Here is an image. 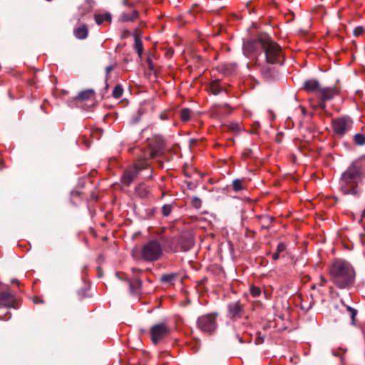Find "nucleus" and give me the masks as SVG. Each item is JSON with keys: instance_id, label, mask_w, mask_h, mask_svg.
I'll use <instances>...</instances> for the list:
<instances>
[{"instance_id": "nucleus-22", "label": "nucleus", "mask_w": 365, "mask_h": 365, "mask_svg": "<svg viewBox=\"0 0 365 365\" xmlns=\"http://www.w3.org/2000/svg\"><path fill=\"white\" fill-rule=\"evenodd\" d=\"M260 220H261L262 228L267 229L269 227V226L273 220V218L268 215H264V216L260 217Z\"/></svg>"}, {"instance_id": "nucleus-18", "label": "nucleus", "mask_w": 365, "mask_h": 365, "mask_svg": "<svg viewBox=\"0 0 365 365\" xmlns=\"http://www.w3.org/2000/svg\"><path fill=\"white\" fill-rule=\"evenodd\" d=\"M135 193L141 198L146 197L150 194L149 188L145 184L140 183L135 187Z\"/></svg>"}, {"instance_id": "nucleus-6", "label": "nucleus", "mask_w": 365, "mask_h": 365, "mask_svg": "<svg viewBox=\"0 0 365 365\" xmlns=\"http://www.w3.org/2000/svg\"><path fill=\"white\" fill-rule=\"evenodd\" d=\"M217 313H210L199 317L197 320V328L206 334L213 333L217 327Z\"/></svg>"}, {"instance_id": "nucleus-10", "label": "nucleus", "mask_w": 365, "mask_h": 365, "mask_svg": "<svg viewBox=\"0 0 365 365\" xmlns=\"http://www.w3.org/2000/svg\"><path fill=\"white\" fill-rule=\"evenodd\" d=\"M264 40V36L257 39H250L243 43V53L247 57L255 55L259 49L262 50Z\"/></svg>"}, {"instance_id": "nucleus-14", "label": "nucleus", "mask_w": 365, "mask_h": 365, "mask_svg": "<svg viewBox=\"0 0 365 365\" xmlns=\"http://www.w3.org/2000/svg\"><path fill=\"white\" fill-rule=\"evenodd\" d=\"M142 282L139 279L129 281L130 292L132 295L138 296L141 292Z\"/></svg>"}, {"instance_id": "nucleus-29", "label": "nucleus", "mask_w": 365, "mask_h": 365, "mask_svg": "<svg viewBox=\"0 0 365 365\" xmlns=\"http://www.w3.org/2000/svg\"><path fill=\"white\" fill-rule=\"evenodd\" d=\"M172 211V206L170 205H164L162 207V213L164 216L170 215Z\"/></svg>"}, {"instance_id": "nucleus-45", "label": "nucleus", "mask_w": 365, "mask_h": 365, "mask_svg": "<svg viewBox=\"0 0 365 365\" xmlns=\"http://www.w3.org/2000/svg\"><path fill=\"white\" fill-rule=\"evenodd\" d=\"M332 353H333V355L338 356L334 351H333Z\"/></svg>"}, {"instance_id": "nucleus-36", "label": "nucleus", "mask_w": 365, "mask_h": 365, "mask_svg": "<svg viewBox=\"0 0 365 365\" xmlns=\"http://www.w3.org/2000/svg\"><path fill=\"white\" fill-rule=\"evenodd\" d=\"M113 69V66H108L106 68V78H108L110 72Z\"/></svg>"}, {"instance_id": "nucleus-12", "label": "nucleus", "mask_w": 365, "mask_h": 365, "mask_svg": "<svg viewBox=\"0 0 365 365\" xmlns=\"http://www.w3.org/2000/svg\"><path fill=\"white\" fill-rule=\"evenodd\" d=\"M16 298L15 296L9 292L5 291L0 292V308L6 307L14 309L16 306Z\"/></svg>"}, {"instance_id": "nucleus-19", "label": "nucleus", "mask_w": 365, "mask_h": 365, "mask_svg": "<svg viewBox=\"0 0 365 365\" xmlns=\"http://www.w3.org/2000/svg\"><path fill=\"white\" fill-rule=\"evenodd\" d=\"M133 37L135 41L134 48L136 50L139 57H140L143 51V42L137 32L133 34Z\"/></svg>"}, {"instance_id": "nucleus-13", "label": "nucleus", "mask_w": 365, "mask_h": 365, "mask_svg": "<svg viewBox=\"0 0 365 365\" xmlns=\"http://www.w3.org/2000/svg\"><path fill=\"white\" fill-rule=\"evenodd\" d=\"M319 96L322 101L331 100L337 93L334 88H324L319 90Z\"/></svg>"}, {"instance_id": "nucleus-32", "label": "nucleus", "mask_w": 365, "mask_h": 365, "mask_svg": "<svg viewBox=\"0 0 365 365\" xmlns=\"http://www.w3.org/2000/svg\"><path fill=\"white\" fill-rule=\"evenodd\" d=\"M192 204L196 208H200L201 207V200L197 197H193L192 199Z\"/></svg>"}, {"instance_id": "nucleus-5", "label": "nucleus", "mask_w": 365, "mask_h": 365, "mask_svg": "<svg viewBox=\"0 0 365 365\" xmlns=\"http://www.w3.org/2000/svg\"><path fill=\"white\" fill-rule=\"evenodd\" d=\"M140 259L148 262L157 261L163 255V247L158 240H150L140 250Z\"/></svg>"}, {"instance_id": "nucleus-7", "label": "nucleus", "mask_w": 365, "mask_h": 365, "mask_svg": "<svg viewBox=\"0 0 365 365\" xmlns=\"http://www.w3.org/2000/svg\"><path fill=\"white\" fill-rule=\"evenodd\" d=\"M170 328L166 323H159L150 328L152 341L156 344L170 334Z\"/></svg>"}, {"instance_id": "nucleus-1", "label": "nucleus", "mask_w": 365, "mask_h": 365, "mask_svg": "<svg viewBox=\"0 0 365 365\" xmlns=\"http://www.w3.org/2000/svg\"><path fill=\"white\" fill-rule=\"evenodd\" d=\"M364 176L359 163L353 162L341 174L339 180V190L344 195L359 197L362 193L361 185Z\"/></svg>"}, {"instance_id": "nucleus-33", "label": "nucleus", "mask_w": 365, "mask_h": 365, "mask_svg": "<svg viewBox=\"0 0 365 365\" xmlns=\"http://www.w3.org/2000/svg\"><path fill=\"white\" fill-rule=\"evenodd\" d=\"M364 32V29L362 26H357L354 29V35L355 36H359L362 34Z\"/></svg>"}, {"instance_id": "nucleus-41", "label": "nucleus", "mask_w": 365, "mask_h": 365, "mask_svg": "<svg viewBox=\"0 0 365 365\" xmlns=\"http://www.w3.org/2000/svg\"><path fill=\"white\" fill-rule=\"evenodd\" d=\"M232 129L233 130H236V131H237V132H238V131H240V127H239V125H238L237 124L232 125Z\"/></svg>"}, {"instance_id": "nucleus-9", "label": "nucleus", "mask_w": 365, "mask_h": 365, "mask_svg": "<svg viewBox=\"0 0 365 365\" xmlns=\"http://www.w3.org/2000/svg\"><path fill=\"white\" fill-rule=\"evenodd\" d=\"M193 245V239L190 235H182L172 240V250L174 252H186Z\"/></svg>"}, {"instance_id": "nucleus-27", "label": "nucleus", "mask_w": 365, "mask_h": 365, "mask_svg": "<svg viewBox=\"0 0 365 365\" xmlns=\"http://www.w3.org/2000/svg\"><path fill=\"white\" fill-rule=\"evenodd\" d=\"M356 144L363 145L365 144V136L363 134L357 133L354 137Z\"/></svg>"}, {"instance_id": "nucleus-43", "label": "nucleus", "mask_w": 365, "mask_h": 365, "mask_svg": "<svg viewBox=\"0 0 365 365\" xmlns=\"http://www.w3.org/2000/svg\"><path fill=\"white\" fill-rule=\"evenodd\" d=\"M39 302H40V301H38V299H34V302H35V303H38Z\"/></svg>"}, {"instance_id": "nucleus-21", "label": "nucleus", "mask_w": 365, "mask_h": 365, "mask_svg": "<svg viewBox=\"0 0 365 365\" xmlns=\"http://www.w3.org/2000/svg\"><path fill=\"white\" fill-rule=\"evenodd\" d=\"M112 19L111 15L109 13L103 14H96L95 21L98 25L102 24L104 21L110 22Z\"/></svg>"}, {"instance_id": "nucleus-24", "label": "nucleus", "mask_w": 365, "mask_h": 365, "mask_svg": "<svg viewBox=\"0 0 365 365\" xmlns=\"http://www.w3.org/2000/svg\"><path fill=\"white\" fill-rule=\"evenodd\" d=\"M232 186V189L236 192H239L245 189L243 180L240 179L233 180Z\"/></svg>"}, {"instance_id": "nucleus-40", "label": "nucleus", "mask_w": 365, "mask_h": 365, "mask_svg": "<svg viewBox=\"0 0 365 365\" xmlns=\"http://www.w3.org/2000/svg\"><path fill=\"white\" fill-rule=\"evenodd\" d=\"M9 314V313H7L5 316H1L0 315V320H7L9 319L10 317H11V315H9L8 317H7V315Z\"/></svg>"}, {"instance_id": "nucleus-25", "label": "nucleus", "mask_w": 365, "mask_h": 365, "mask_svg": "<svg viewBox=\"0 0 365 365\" xmlns=\"http://www.w3.org/2000/svg\"><path fill=\"white\" fill-rule=\"evenodd\" d=\"M210 91L212 94L217 95L219 94L222 88L220 87L219 83L217 81H212L210 84Z\"/></svg>"}, {"instance_id": "nucleus-38", "label": "nucleus", "mask_w": 365, "mask_h": 365, "mask_svg": "<svg viewBox=\"0 0 365 365\" xmlns=\"http://www.w3.org/2000/svg\"><path fill=\"white\" fill-rule=\"evenodd\" d=\"M326 101H322L319 104V107L322 110H324L326 108Z\"/></svg>"}, {"instance_id": "nucleus-15", "label": "nucleus", "mask_w": 365, "mask_h": 365, "mask_svg": "<svg viewBox=\"0 0 365 365\" xmlns=\"http://www.w3.org/2000/svg\"><path fill=\"white\" fill-rule=\"evenodd\" d=\"M304 88L307 92L316 91L319 93V90L320 89L319 83L315 79L307 80L304 83Z\"/></svg>"}, {"instance_id": "nucleus-37", "label": "nucleus", "mask_w": 365, "mask_h": 365, "mask_svg": "<svg viewBox=\"0 0 365 365\" xmlns=\"http://www.w3.org/2000/svg\"><path fill=\"white\" fill-rule=\"evenodd\" d=\"M130 35V32L128 30H124L122 34V38H126Z\"/></svg>"}, {"instance_id": "nucleus-8", "label": "nucleus", "mask_w": 365, "mask_h": 365, "mask_svg": "<svg viewBox=\"0 0 365 365\" xmlns=\"http://www.w3.org/2000/svg\"><path fill=\"white\" fill-rule=\"evenodd\" d=\"M353 121L347 116L335 118L332 120L333 130L335 134L342 136L352 128Z\"/></svg>"}, {"instance_id": "nucleus-23", "label": "nucleus", "mask_w": 365, "mask_h": 365, "mask_svg": "<svg viewBox=\"0 0 365 365\" xmlns=\"http://www.w3.org/2000/svg\"><path fill=\"white\" fill-rule=\"evenodd\" d=\"M191 110L189 108H183L180 110V118L182 121L187 122L190 118Z\"/></svg>"}, {"instance_id": "nucleus-2", "label": "nucleus", "mask_w": 365, "mask_h": 365, "mask_svg": "<svg viewBox=\"0 0 365 365\" xmlns=\"http://www.w3.org/2000/svg\"><path fill=\"white\" fill-rule=\"evenodd\" d=\"M262 50L264 51L267 65L261 66L259 57L257 58L255 65L259 68L260 72L265 78H269L272 76L273 69L268 65L282 63L283 61L282 48L269 36L264 35Z\"/></svg>"}, {"instance_id": "nucleus-46", "label": "nucleus", "mask_w": 365, "mask_h": 365, "mask_svg": "<svg viewBox=\"0 0 365 365\" xmlns=\"http://www.w3.org/2000/svg\"><path fill=\"white\" fill-rule=\"evenodd\" d=\"M255 125H256L257 127L259 126V123H255Z\"/></svg>"}, {"instance_id": "nucleus-34", "label": "nucleus", "mask_w": 365, "mask_h": 365, "mask_svg": "<svg viewBox=\"0 0 365 365\" xmlns=\"http://www.w3.org/2000/svg\"><path fill=\"white\" fill-rule=\"evenodd\" d=\"M286 250V246L284 243H279L277 247V252L281 253Z\"/></svg>"}, {"instance_id": "nucleus-20", "label": "nucleus", "mask_w": 365, "mask_h": 365, "mask_svg": "<svg viewBox=\"0 0 365 365\" xmlns=\"http://www.w3.org/2000/svg\"><path fill=\"white\" fill-rule=\"evenodd\" d=\"M74 35L78 39H84L88 36V29L83 25L74 30Z\"/></svg>"}, {"instance_id": "nucleus-30", "label": "nucleus", "mask_w": 365, "mask_h": 365, "mask_svg": "<svg viewBox=\"0 0 365 365\" xmlns=\"http://www.w3.org/2000/svg\"><path fill=\"white\" fill-rule=\"evenodd\" d=\"M250 294L252 297H257L261 294V289L257 287L252 286L250 288Z\"/></svg>"}, {"instance_id": "nucleus-39", "label": "nucleus", "mask_w": 365, "mask_h": 365, "mask_svg": "<svg viewBox=\"0 0 365 365\" xmlns=\"http://www.w3.org/2000/svg\"><path fill=\"white\" fill-rule=\"evenodd\" d=\"M279 254H280V253H278V252H275L272 255V259H273L274 260H277V259H279Z\"/></svg>"}, {"instance_id": "nucleus-3", "label": "nucleus", "mask_w": 365, "mask_h": 365, "mask_svg": "<svg viewBox=\"0 0 365 365\" xmlns=\"http://www.w3.org/2000/svg\"><path fill=\"white\" fill-rule=\"evenodd\" d=\"M329 272L332 282L339 289L349 288L354 284V270L350 264L344 260H334L330 267Z\"/></svg>"}, {"instance_id": "nucleus-17", "label": "nucleus", "mask_w": 365, "mask_h": 365, "mask_svg": "<svg viewBox=\"0 0 365 365\" xmlns=\"http://www.w3.org/2000/svg\"><path fill=\"white\" fill-rule=\"evenodd\" d=\"M95 92L92 89H87L81 91L78 93V95L75 98L77 101H83L86 100H88L94 96Z\"/></svg>"}, {"instance_id": "nucleus-42", "label": "nucleus", "mask_w": 365, "mask_h": 365, "mask_svg": "<svg viewBox=\"0 0 365 365\" xmlns=\"http://www.w3.org/2000/svg\"><path fill=\"white\" fill-rule=\"evenodd\" d=\"M320 279H321V282H322V284H324V283H325V282H326V279H324V277H321Z\"/></svg>"}, {"instance_id": "nucleus-31", "label": "nucleus", "mask_w": 365, "mask_h": 365, "mask_svg": "<svg viewBox=\"0 0 365 365\" xmlns=\"http://www.w3.org/2000/svg\"><path fill=\"white\" fill-rule=\"evenodd\" d=\"M346 309L348 311V312L349 313L350 316H351V321H352V323L354 322V320H355V317L356 315L357 314V311L356 309L351 307H346Z\"/></svg>"}, {"instance_id": "nucleus-35", "label": "nucleus", "mask_w": 365, "mask_h": 365, "mask_svg": "<svg viewBox=\"0 0 365 365\" xmlns=\"http://www.w3.org/2000/svg\"><path fill=\"white\" fill-rule=\"evenodd\" d=\"M123 4L128 7H132L134 5V3L132 0H123Z\"/></svg>"}, {"instance_id": "nucleus-4", "label": "nucleus", "mask_w": 365, "mask_h": 365, "mask_svg": "<svg viewBox=\"0 0 365 365\" xmlns=\"http://www.w3.org/2000/svg\"><path fill=\"white\" fill-rule=\"evenodd\" d=\"M158 150L153 149L144 154L143 158H140L133 167L126 169L121 178V182L125 186H130L137 178L139 173L149 166L148 158H154L158 154Z\"/></svg>"}, {"instance_id": "nucleus-44", "label": "nucleus", "mask_w": 365, "mask_h": 365, "mask_svg": "<svg viewBox=\"0 0 365 365\" xmlns=\"http://www.w3.org/2000/svg\"><path fill=\"white\" fill-rule=\"evenodd\" d=\"M11 282L14 283V282H17V280L16 279H13Z\"/></svg>"}, {"instance_id": "nucleus-16", "label": "nucleus", "mask_w": 365, "mask_h": 365, "mask_svg": "<svg viewBox=\"0 0 365 365\" xmlns=\"http://www.w3.org/2000/svg\"><path fill=\"white\" fill-rule=\"evenodd\" d=\"M139 13L138 11L134 10L132 13H122L119 16V21L121 22L133 21L138 19Z\"/></svg>"}, {"instance_id": "nucleus-11", "label": "nucleus", "mask_w": 365, "mask_h": 365, "mask_svg": "<svg viewBox=\"0 0 365 365\" xmlns=\"http://www.w3.org/2000/svg\"><path fill=\"white\" fill-rule=\"evenodd\" d=\"M245 314V304L240 301L232 302L227 305V317L237 320Z\"/></svg>"}, {"instance_id": "nucleus-28", "label": "nucleus", "mask_w": 365, "mask_h": 365, "mask_svg": "<svg viewBox=\"0 0 365 365\" xmlns=\"http://www.w3.org/2000/svg\"><path fill=\"white\" fill-rule=\"evenodd\" d=\"M175 277L176 274H164L161 277V281L165 283H170L175 278Z\"/></svg>"}, {"instance_id": "nucleus-26", "label": "nucleus", "mask_w": 365, "mask_h": 365, "mask_svg": "<svg viewBox=\"0 0 365 365\" xmlns=\"http://www.w3.org/2000/svg\"><path fill=\"white\" fill-rule=\"evenodd\" d=\"M123 89L122 86L120 85H117L113 88L112 96L115 98L118 99L123 96Z\"/></svg>"}]
</instances>
